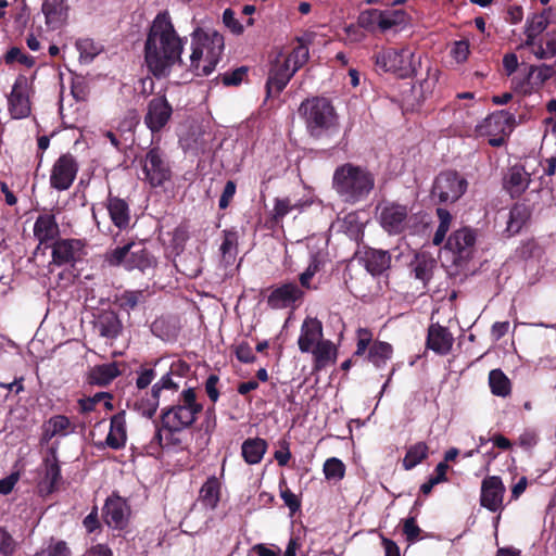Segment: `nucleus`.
<instances>
[{
  "instance_id": "obj_1",
  "label": "nucleus",
  "mask_w": 556,
  "mask_h": 556,
  "mask_svg": "<svg viewBox=\"0 0 556 556\" xmlns=\"http://www.w3.org/2000/svg\"><path fill=\"white\" fill-rule=\"evenodd\" d=\"M182 39L177 34L167 13L154 18L144 43V62L148 70L157 78L169 75L176 64H184Z\"/></svg>"
},
{
  "instance_id": "obj_2",
  "label": "nucleus",
  "mask_w": 556,
  "mask_h": 556,
  "mask_svg": "<svg viewBox=\"0 0 556 556\" xmlns=\"http://www.w3.org/2000/svg\"><path fill=\"white\" fill-rule=\"evenodd\" d=\"M201 410L202 405L197 402L194 390H184L177 404L163 409L161 427L157 428L154 440L162 447L180 445L182 432L193 425Z\"/></svg>"
},
{
  "instance_id": "obj_3",
  "label": "nucleus",
  "mask_w": 556,
  "mask_h": 556,
  "mask_svg": "<svg viewBox=\"0 0 556 556\" xmlns=\"http://www.w3.org/2000/svg\"><path fill=\"white\" fill-rule=\"evenodd\" d=\"M189 50V62L182 65L195 76H208L220 60L224 37L215 30L197 28L190 35Z\"/></svg>"
},
{
  "instance_id": "obj_4",
  "label": "nucleus",
  "mask_w": 556,
  "mask_h": 556,
  "mask_svg": "<svg viewBox=\"0 0 556 556\" xmlns=\"http://www.w3.org/2000/svg\"><path fill=\"white\" fill-rule=\"evenodd\" d=\"M332 188L345 203L366 199L375 188V176L366 167L345 163L338 166L332 176Z\"/></svg>"
},
{
  "instance_id": "obj_5",
  "label": "nucleus",
  "mask_w": 556,
  "mask_h": 556,
  "mask_svg": "<svg viewBox=\"0 0 556 556\" xmlns=\"http://www.w3.org/2000/svg\"><path fill=\"white\" fill-rule=\"evenodd\" d=\"M299 114L305 123L307 132L315 138H320L337 125L336 110L324 97H313L303 101Z\"/></svg>"
},
{
  "instance_id": "obj_6",
  "label": "nucleus",
  "mask_w": 556,
  "mask_h": 556,
  "mask_svg": "<svg viewBox=\"0 0 556 556\" xmlns=\"http://www.w3.org/2000/svg\"><path fill=\"white\" fill-rule=\"evenodd\" d=\"M105 261L112 266L123 265L127 269L144 271L155 266L156 261L149 253L143 242H128L105 254Z\"/></svg>"
},
{
  "instance_id": "obj_7",
  "label": "nucleus",
  "mask_w": 556,
  "mask_h": 556,
  "mask_svg": "<svg viewBox=\"0 0 556 556\" xmlns=\"http://www.w3.org/2000/svg\"><path fill=\"white\" fill-rule=\"evenodd\" d=\"M375 64L379 71L391 72L400 77H407L416 73L420 56H416L408 49L395 50L388 48L375 55Z\"/></svg>"
},
{
  "instance_id": "obj_8",
  "label": "nucleus",
  "mask_w": 556,
  "mask_h": 556,
  "mask_svg": "<svg viewBox=\"0 0 556 556\" xmlns=\"http://www.w3.org/2000/svg\"><path fill=\"white\" fill-rule=\"evenodd\" d=\"M468 181L456 172L440 173L432 185L431 198L439 203H454L466 192Z\"/></svg>"
},
{
  "instance_id": "obj_9",
  "label": "nucleus",
  "mask_w": 556,
  "mask_h": 556,
  "mask_svg": "<svg viewBox=\"0 0 556 556\" xmlns=\"http://www.w3.org/2000/svg\"><path fill=\"white\" fill-rule=\"evenodd\" d=\"M515 117L505 110L496 111L485 117L477 125L476 131L479 136L490 137L489 143L492 147H501L505 138L511 132Z\"/></svg>"
},
{
  "instance_id": "obj_10",
  "label": "nucleus",
  "mask_w": 556,
  "mask_h": 556,
  "mask_svg": "<svg viewBox=\"0 0 556 556\" xmlns=\"http://www.w3.org/2000/svg\"><path fill=\"white\" fill-rule=\"evenodd\" d=\"M377 219L389 235H399L407 227L408 208L396 202L383 201L377 206Z\"/></svg>"
},
{
  "instance_id": "obj_11",
  "label": "nucleus",
  "mask_w": 556,
  "mask_h": 556,
  "mask_svg": "<svg viewBox=\"0 0 556 556\" xmlns=\"http://www.w3.org/2000/svg\"><path fill=\"white\" fill-rule=\"evenodd\" d=\"M78 169L79 164L73 154H62L52 165L50 173L51 187L59 191L70 189L77 176Z\"/></svg>"
},
{
  "instance_id": "obj_12",
  "label": "nucleus",
  "mask_w": 556,
  "mask_h": 556,
  "mask_svg": "<svg viewBox=\"0 0 556 556\" xmlns=\"http://www.w3.org/2000/svg\"><path fill=\"white\" fill-rule=\"evenodd\" d=\"M173 108L164 96L152 98L147 104L144 124L152 134L161 131L169 122Z\"/></svg>"
},
{
  "instance_id": "obj_13",
  "label": "nucleus",
  "mask_w": 556,
  "mask_h": 556,
  "mask_svg": "<svg viewBox=\"0 0 556 556\" xmlns=\"http://www.w3.org/2000/svg\"><path fill=\"white\" fill-rule=\"evenodd\" d=\"M143 172L146 179L152 187L161 186L169 179L170 170L168 164L163 159L159 148H152L148 151L143 163Z\"/></svg>"
},
{
  "instance_id": "obj_14",
  "label": "nucleus",
  "mask_w": 556,
  "mask_h": 556,
  "mask_svg": "<svg viewBox=\"0 0 556 556\" xmlns=\"http://www.w3.org/2000/svg\"><path fill=\"white\" fill-rule=\"evenodd\" d=\"M476 232L469 227H463L454 231L447 239L446 248L453 252L458 260L470 257L475 250Z\"/></svg>"
},
{
  "instance_id": "obj_15",
  "label": "nucleus",
  "mask_w": 556,
  "mask_h": 556,
  "mask_svg": "<svg viewBox=\"0 0 556 556\" xmlns=\"http://www.w3.org/2000/svg\"><path fill=\"white\" fill-rule=\"evenodd\" d=\"M505 488L500 477H488L481 485V505L491 511H497L503 506Z\"/></svg>"
},
{
  "instance_id": "obj_16",
  "label": "nucleus",
  "mask_w": 556,
  "mask_h": 556,
  "mask_svg": "<svg viewBox=\"0 0 556 556\" xmlns=\"http://www.w3.org/2000/svg\"><path fill=\"white\" fill-rule=\"evenodd\" d=\"M304 292L295 282H287L275 288L268 295V305L273 308H286L301 301Z\"/></svg>"
},
{
  "instance_id": "obj_17",
  "label": "nucleus",
  "mask_w": 556,
  "mask_h": 556,
  "mask_svg": "<svg viewBox=\"0 0 556 556\" xmlns=\"http://www.w3.org/2000/svg\"><path fill=\"white\" fill-rule=\"evenodd\" d=\"M130 509L126 501L119 496H111L106 500L103 508L105 523L114 529H122L126 526Z\"/></svg>"
},
{
  "instance_id": "obj_18",
  "label": "nucleus",
  "mask_w": 556,
  "mask_h": 556,
  "mask_svg": "<svg viewBox=\"0 0 556 556\" xmlns=\"http://www.w3.org/2000/svg\"><path fill=\"white\" fill-rule=\"evenodd\" d=\"M324 339L323 324L315 317H306L301 326L298 345L302 353H309Z\"/></svg>"
},
{
  "instance_id": "obj_19",
  "label": "nucleus",
  "mask_w": 556,
  "mask_h": 556,
  "mask_svg": "<svg viewBox=\"0 0 556 556\" xmlns=\"http://www.w3.org/2000/svg\"><path fill=\"white\" fill-rule=\"evenodd\" d=\"M294 74V70L285 61L282 63L276 62L269 72L266 83L267 96L279 94Z\"/></svg>"
},
{
  "instance_id": "obj_20",
  "label": "nucleus",
  "mask_w": 556,
  "mask_h": 556,
  "mask_svg": "<svg viewBox=\"0 0 556 556\" xmlns=\"http://www.w3.org/2000/svg\"><path fill=\"white\" fill-rule=\"evenodd\" d=\"M454 338L444 327L432 324L428 329L427 346L433 352L445 355L453 346Z\"/></svg>"
},
{
  "instance_id": "obj_21",
  "label": "nucleus",
  "mask_w": 556,
  "mask_h": 556,
  "mask_svg": "<svg viewBox=\"0 0 556 556\" xmlns=\"http://www.w3.org/2000/svg\"><path fill=\"white\" fill-rule=\"evenodd\" d=\"M81 243L75 239L59 240L53 244L52 260L56 265H64L76 261L81 251Z\"/></svg>"
},
{
  "instance_id": "obj_22",
  "label": "nucleus",
  "mask_w": 556,
  "mask_h": 556,
  "mask_svg": "<svg viewBox=\"0 0 556 556\" xmlns=\"http://www.w3.org/2000/svg\"><path fill=\"white\" fill-rule=\"evenodd\" d=\"M9 110L14 118H23L30 113V104L26 96L25 85L21 81L14 84L9 96Z\"/></svg>"
},
{
  "instance_id": "obj_23",
  "label": "nucleus",
  "mask_w": 556,
  "mask_h": 556,
  "mask_svg": "<svg viewBox=\"0 0 556 556\" xmlns=\"http://www.w3.org/2000/svg\"><path fill=\"white\" fill-rule=\"evenodd\" d=\"M42 13L45 14L47 25L52 28L61 26L68 15L66 0H45Z\"/></svg>"
},
{
  "instance_id": "obj_24",
  "label": "nucleus",
  "mask_w": 556,
  "mask_h": 556,
  "mask_svg": "<svg viewBox=\"0 0 556 556\" xmlns=\"http://www.w3.org/2000/svg\"><path fill=\"white\" fill-rule=\"evenodd\" d=\"M106 210L112 223L119 229L128 227L130 222V212L128 203L117 197L109 195L106 201Z\"/></svg>"
},
{
  "instance_id": "obj_25",
  "label": "nucleus",
  "mask_w": 556,
  "mask_h": 556,
  "mask_svg": "<svg viewBox=\"0 0 556 556\" xmlns=\"http://www.w3.org/2000/svg\"><path fill=\"white\" fill-rule=\"evenodd\" d=\"M94 328L101 337L113 339L119 334L122 324L114 312L103 311L98 315Z\"/></svg>"
},
{
  "instance_id": "obj_26",
  "label": "nucleus",
  "mask_w": 556,
  "mask_h": 556,
  "mask_svg": "<svg viewBox=\"0 0 556 556\" xmlns=\"http://www.w3.org/2000/svg\"><path fill=\"white\" fill-rule=\"evenodd\" d=\"M365 268L372 276L382 274L390 267L391 256L387 251L369 250L365 252L364 256Z\"/></svg>"
},
{
  "instance_id": "obj_27",
  "label": "nucleus",
  "mask_w": 556,
  "mask_h": 556,
  "mask_svg": "<svg viewBox=\"0 0 556 556\" xmlns=\"http://www.w3.org/2000/svg\"><path fill=\"white\" fill-rule=\"evenodd\" d=\"M34 235L40 243L53 240L59 235V226L53 215H40L34 225Z\"/></svg>"
},
{
  "instance_id": "obj_28",
  "label": "nucleus",
  "mask_w": 556,
  "mask_h": 556,
  "mask_svg": "<svg viewBox=\"0 0 556 556\" xmlns=\"http://www.w3.org/2000/svg\"><path fill=\"white\" fill-rule=\"evenodd\" d=\"M172 374H173V368L170 369V372L166 374L165 376H163L160 381H157L153 387H152V396H151V400L149 402V406L147 409L143 410V415H146L147 417L151 418L157 407H159V403H160V392L164 389L166 390H177L178 387H179V383L174 381L173 377H172Z\"/></svg>"
},
{
  "instance_id": "obj_29",
  "label": "nucleus",
  "mask_w": 556,
  "mask_h": 556,
  "mask_svg": "<svg viewBox=\"0 0 556 556\" xmlns=\"http://www.w3.org/2000/svg\"><path fill=\"white\" fill-rule=\"evenodd\" d=\"M220 500V483L215 476L210 477L200 489L199 502L208 509H215Z\"/></svg>"
},
{
  "instance_id": "obj_30",
  "label": "nucleus",
  "mask_w": 556,
  "mask_h": 556,
  "mask_svg": "<svg viewBox=\"0 0 556 556\" xmlns=\"http://www.w3.org/2000/svg\"><path fill=\"white\" fill-rule=\"evenodd\" d=\"M121 375L116 363H109L94 366L89 372V382L96 386H108Z\"/></svg>"
},
{
  "instance_id": "obj_31",
  "label": "nucleus",
  "mask_w": 556,
  "mask_h": 556,
  "mask_svg": "<svg viewBox=\"0 0 556 556\" xmlns=\"http://www.w3.org/2000/svg\"><path fill=\"white\" fill-rule=\"evenodd\" d=\"M530 182L529 175L520 166L509 168L504 185L511 195L522 193Z\"/></svg>"
},
{
  "instance_id": "obj_32",
  "label": "nucleus",
  "mask_w": 556,
  "mask_h": 556,
  "mask_svg": "<svg viewBox=\"0 0 556 556\" xmlns=\"http://www.w3.org/2000/svg\"><path fill=\"white\" fill-rule=\"evenodd\" d=\"M267 450V443L260 438L248 439L242 443L241 454L250 465L258 464Z\"/></svg>"
},
{
  "instance_id": "obj_33",
  "label": "nucleus",
  "mask_w": 556,
  "mask_h": 556,
  "mask_svg": "<svg viewBox=\"0 0 556 556\" xmlns=\"http://www.w3.org/2000/svg\"><path fill=\"white\" fill-rule=\"evenodd\" d=\"M309 353L314 356L315 368L320 369L336 361L337 349L330 340L323 339Z\"/></svg>"
},
{
  "instance_id": "obj_34",
  "label": "nucleus",
  "mask_w": 556,
  "mask_h": 556,
  "mask_svg": "<svg viewBox=\"0 0 556 556\" xmlns=\"http://www.w3.org/2000/svg\"><path fill=\"white\" fill-rule=\"evenodd\" d=\"M126 442V425L122 414H117L111 419L110 432L106 437V444L112 448H119Z\"/></svg>"
},
{
  "instance_id": "obj_35",
  "label": "nucleus",
  "mask_w": 556,
  "mask_h": 556,
  "mask_svg": "<svg viewBox=\"0 0 556 556\" xmlns=\"http://www.w3.org/2000/svg\"><path fill=\"white\" fill-rule=\"evenodd\" d=\"M61 480L60 466L55 458L46 462V472L42 481L39 484L40 492L50 494L54 492Z\"/></svg>"
},
{
  "instance_id": "obj_36",
  "label": "nucleus",
  "mask_w": 556,
  "mask_h": 556,
  "mask_svg": "<svg viewBox=\"0 0 556 556\" xmlns=\"http://www.w3.org/2000/svg\"><path fill=\"white\" fill-rule=\"evenodd\" d=\"M70 428L71 421L66 416H53L43 425V439L48 441L55 435H66Z\"/></svg>"
},
{
  "instance_id": "obj_37",
  "label": "nucleus",
  "mask_w": 556,
  "mask_h": 556,
  "mask_svg": "<svg viewBox=\"0 0 556 556\" xmlns=\"http://www.w3.org/2000/svg\"><path fill=\"white\" fill-rule=\"evenodd\" d=\"M393 349L388 342L377 341L369 346L368 361L376 367L383 366L392 356Z\"/></svg>"
},
{
  "instance_id": "obj_38",
  "label": "nucleus",
  "mask_w": 556,
  "mask_h": 556,
  "mask_svg": "<svg viewBox=\"0 0 556 556\" xmlns=\"http://www.w3.org/2000/svg\"><path fill=\"white\" fill-rule=\"evenodd\" d=\"M491 392L496 396H507L510 393V381L501 369H493L489 374Z\"/></svg>"
},
{
  "instance_id": "obj_39",
  "label": "nucleus",
  "mask_w": 556,
  "mask_h": 556,
  "mask_svg": "<svg viewBox=\"0 0 556 556\" xmlns=\"http://www.w3.org/2000/svg\"><path fill=\"white\" fill-rule=\"evenodd\" d=\"M438 81V70H431L430 67L427 70V77L418 83V85H414L410 88L412 92H419V97L417 98V102L421 103L429 96L432 94L434 87Z\"/></svg>"
},
{
  "instance_id": "obj_40",
  "label": "nucleus",
  "mask_w": 556,
  "mask_h": 556,
  "mask_svg": "<svg viewBox=\"0 0 556 556\" xmlns=\"http://www.w3.org/2000/svg\"><path fill=\"white\" fill-rule=\"evenodd\" d=\"M434 266V260L426 255H417L412 263L415 278L421 280L424 283L431 279Z\"/></svg>"
},
{
  "instance_id": "obj_41",
  "label": "nucleus",
  "mask_w": 556,
  "mask_h": 556,
  "mask_svg": "<svg viewBox=\"0 0 556 556\" xmlns=\"http://www.w3.org/2000/svg\"><path fill=\"white\" fill-rule=\"evenodd\" d=\"M428 456V445L425 442H417L412 445L403 459V467L410 470L420 464Z\"/></svg>"
},
{
  "instance_id": "obj_42",
  "label": "nucleus",
  "mask_w": 556,
  "mask_h": 556,
  "mask_svg": "<svg viewBox=\"0 0 556 556\" xmlns=\"http://www.w3.org/2000/svg\"><path fill=\"white\" fill-rule=\"evenodd\" d=\"M407 15L403 10L388 9L381 11L380 30L387 31L394 26L405 24Z\"/></svg>"
},
{
  "instance_id": "obj_43",
  "label": "nucleus",
  "mask_w": 556,
  "mask_h": 556,
  "mask_svg": "<svg viewBox=\"0 0 556 556\" xmlns=\"http://www.w3.org/2000/svg\"><path fill=\"white\" fill-rule=\"evenodd\" d=\"M323 262L318 254L312 255L308 266L306 269L299 276L300 285L302 288L311 290L314 287L312 286L313 277L321 269Z\"/></svg>"
},
{
  "instance_id": "obj_44",
  "label": "nucleus",
  "mask_w": 556,
  "mask_h": 556,
  "mask_svg": "<svg viewBox=\"0 0 556 556\" xmlns=\"http://www.w3.org/2000/svg\"><path fill=\"white\" fill-rule=\"evenodd\" d=\"M238 238L236 232L224 231V240L220 244V252L223 260L230 264L235 261L237 254Z\"/></svg>"
},
{
  "instance_id": "obj_45",
  "label": "nucleus",
  "mask_w": 556,
  "mask_h": 556,
  "mask_svg": "<svg viewBox=\"0 0 556 556\" xmlns=\"http://www.w3.org/2000/svg\"><path fill=\"white\" fill-rule=\"evenodd\" d=\"M308 47L301 42L292 50V52L283 61L287 64H289V66H291V68L294 70V72H296L306 63V61L308 60Z\"/></svg>"
},
{
  "instance_id": "obj_46",
  "label": "nucleus",
  "mask_w": 556,
  "mask_h": 556,
  "mask_svg": "<svg viewBox=\"0 0 556 556\" xmlns=\"http://www.w3.org/2000/svg\"><path fill=\"white\" fill-rule=\"evenodd\" d=\"M381 11L377 9H370L363 11L357 20L358 26L374 31L377 28L380 29Z\"/></svg>"
},
{
  "instance_id": "obj_47",
  "label": "nucleus",
  "mask_w": 556,
  "mask_h": 556,
  "mask_svg": "<svg viewBox=\"0 0 556 556\" xmlns=\"http://www.w3.org/2000/svg\"><path fill=\"white\" fill-rule=\"evenodd\" d=\"M323 470L327 480L339 481L344 477L345 466L339 458L331 457L325 462Z\"/></svg>"
},
{
  "instance_id": "obj_48",
  "label": "nucleus",
  "mask_w": 556,
  "mask_h": 556,
  "mask_svg": "<svg viewBox=\"0 0 556 556\" xmlns=\"http://www.w3.org/2000/svg\"><path fill=\"white\" fill-rule=\"evenodd\" d=\"M549 14L551 9L544 10L540 14H533L531 18L527 20L526 29L530 30L531 34L540 35L549 24Z\"/></svg>"
},
{
  "instance_id": "obj_49",
  "label": "nucleus",
  "mask_w": 556,
  "mask_h": 556,
  "mask_svg": "<svg viewBox=\"0 0 556 556\" xmlns=\"http://www.w3.org/2000/svg\"><path fill=\"white\" fill-rule=\"evenodd\" d=\"M144 299L143 291H125L118 298L119 306L124 309H134Z\"/></svg>"
},
{
  "instance_id": "obj_50",
  "label": "nucleus",
  "mask_w": 556,
  "mask_h": 556,
  "mask_svg": "<svg viewBox=\"0 0 556 556\" xmlns=\"http://www.w3.org/2000/svg\"><path fill=\"white\" fill-rule=\"evenodd\" d=\"M294 207L296 204H293L289 198H277L274 205V218L276 220L283 218Z\"/></svg>"
},
{
  "instance_id": "obj_51",
  "label": "nucleus",
  "mask_w": 556,
  "mask_h": 556,
  "mask_svg": "<svg viewBox=\"0 0 556 556\" xmlns=\"http://www.w3.org/2000/svg\"><path fill=\"white\" fill-rule=\"evenodd\" d=\"M15 61L28 67L34 65V59L31 56L24 54L22 50L17 47L11 48L5 54L7 63H13Z\"/></svg>"
},
{
  "instance_id": "obj_52",
  "label": "nucleus",
  "mask_w": 556,
  "mask_h": 556,
  "mask_svg": "<svg viewBox=\"0 0 556 556\" xmlns=\"http://www.w3.org/2000/svg\"><path fill=\"white\" fill-rule=\"evenodd\" d=\"M529 75H535V80L543 84L555 75V70L552 65L546 64L540 66L532 65Z\"/></svg>"
},
{
  "instance_id": "obj_53",
  "label": "nucleus",
  "mask_w": 556,
  "mask_h": 556,
  "mask_svg": "<svg viewBox=\"0 0 556 556\" xmlns=\"http://www.w3.org/2000/svg\"><path fill=\"white\" fill-rule=\"evenodd\" d=\"M372 340V333L367 328H359L357 330V348L355 355H363Z\"/></svg>"
},
{
  "instance_id": "obj_54",
  "label": "nucleus",
  "mask_w": 556,
  "mask_h": 556,
  "mask_svg": "<svg viewBox=\"0 0 556 556\" xmlns=\"http://www.w3.org/2000/svg\"><path fill=\"white\" fill-rule=\"evenodd\" d=\"M245 74H247V68L243 66L238 67L230 73H225L223 75V79H222L223 84L225 86H237L243 80V77L245 76Z\"/></svg>"
},
{
  "instance_id": "obj_55",
  "label": "nucleus",
  "mask_w": 556,
  "mask_h": 556,
  "mask_svg": "<svg viewBox=\"0 0 556 556\" xmlns=\"http://www.w3.org/2000/svg\"><path fill=\"white\" fill-rule=\"evenodd\" d=\"M14 540L2 528H0V556H10L14 551Z\"/></svg>"
},
{
  "instance_id": "obj_56",
  "label": "nucleus",
  "mask_w": 556,
  "mask_h": 556,
  "mask_svg": "<svg viewBox=\"0 0 556 556\" xmlns=\"http://www.w3.org/2000/svg\"><path fill=\"white\" fill-rule=\"evenodd\" d=\"M70 549L64 542H56L36 556H70Z\"/></svg>"
},
{
  "instance_id": "obj_57",
  "label": "nucleus",
  "mask_w": 556,
  "mask_h": 556,
  "mask_svg": "<svg viewBox=\"0 0 556 556\" xmlns=\"http://www.w3.org/2000/svg\"><path fill=\"white\" fill-rule=\"evenodd\" d=\"M534 55L540 59H549L556 55V39L548 40L546 42V47L544 48L542 45L538 47L534 51Z\"/></svg>"
},
{
  "instance_id": "obj_58",
  "label": "nucleus",
  "mask_w": 556,
  "mask_h": 556,
  "mask_svg": "<svg viewBox=\"0 0 556 556\" xmlns=\"http://www.w3.org/2000/svg\"><path fill=\"white\" fill-rule=\"evenodd\" d=\"M223 21L225 25L233 33L240 34L242 31V25L238 22L233 11L226 9L223 13Z\"/></svg>"
},
{
  "instance_id": "obj_59",
  "label": "nucleus",
  "mask_w": 556,
  "mask_h": 556,
  "mask_svg": "<svg viewBox=\"0 0 556 556\" xmlns=\"http://www.w3.org/2000/svg\"><path fill=\"white\" fill-rule=\"evenodd\" d=\"M236 356L242 363H251L255 359L253 350L248 343H240L236 348Z\"/></svg>"
},
{
  "instance_id": "obj_60",
  "label": "nucleus",
  "mask_w": 556,
  "mask_h": 556,
  "mask_svg": "<svg viewBox=\"0 0 556 556\" xmlns=\"http://www.w3.org/2000/svg\"><path fill=\"white\" fill-rule=\"evenodd\" d=\"M538 441H539L538 434L532 430L523 431L518 438L519 445L527 450L535 446Z\"/></svg>"
},
{
  "instance_id": "obj_61",
  "label": "nucleus",
  "mask_w": 556,
  "mask_h": 556,
  "mask_svg": "<svg viewBox=\"0 0 556 556\" xmlns=\"http://www.w3.org/2000/svg\"><path fill=\"white\" fill-rule=\"evenodd\" d=\"M236 192V184L232 180L226 182L224 191L219 199V207L226 208Z\"/></svg>"
},
{
  "instance_id": "obj_62",
  "label": "nucleus",
  "mask_w": 556,
  "mask_h": 556,
  "mask_svg": "<svg viewBox=\"0 0 556 556\" xmlns=\"http://www.w3.org/2000/svg\"><path fill=\"white\" fill-rule=\"evenodd\" d=\"M403 530L408 541H415L419 536L420 529L413 517L404 521Z\"/></svg>"
},
{
  "instance_id": "obj_63",
  "label": "nucleus",
  "mask_w": 556,
  "mask_h": 556,
  "mask_svg": "<svg viewBox=\"0 0 556 556\" xmlns=\"http://www.w3.org/2000/svg\"><path fill=\"white\" fill-rule=\"evenodd\" d=\"M280 495L285 504L290 508L291 513L299 510L301 503L295 494H293L290 490H285L281 491Z\"/></svg>"
},
{
  "instance_id": "obj_64",
  "label": "nucleus",
  "mask_w": 556,
  "mask_h": 556,
  "mask_svg": "<svg viewBox=\"0 0 556 556\" xmlns=\"http://www.w3.org/2000/svg\"><path fill=\"white\" fill-rule=\"evenodd\" d=\"M155 372L152 368L143 369L139 372L136 384L139 389L147 388L154 379Z\"/></svg>"
}]
</instances>
